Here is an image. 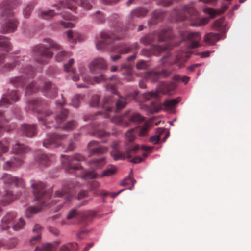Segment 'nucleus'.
<instances>
[{
  "instance_id": "1",
  "label": "nucleus",
  "mask_w": 251,
  "mask_h": 251,
  "mask_svg": "<svg viewBox=\"0 0 251 251\" xmlns=\"http://www.w3.org/2000/svg\"><path fill=\"white\" fill-rule=\"evenodd\" d=\"M66 100L62 97V101L56 102L59 107L58 113H53L50 110H43L42 107L44 102L41 99H32L27 104V109L33 112L37 113V118L40 122L43 123L47 128H60L66 131H71L77 126V123L74 120L68 121L65 124L61 125L62 123L67 118L69 112L67 109L62 108L65 104Z\"/></svg>"
},
{
  "instance_id": "2",
  "label": "nucleus",
  "mask_w": 251,
  "mask_h": 251,
  "mask_svg": "<svg viewBox=\"0 0 251 251\" xmlns=\"http://www.w3.org/2000/svg\"><path fill=\"white\" fill-rule=\"evenodd\" d=\"M112 148L113 150L111 152V154L114 160H124L126 158H128L131 159L130 162L132 163H139L144 160L145 158L148 156V153L146 152L142 153L143 158L140 156H135L132 158L133 155L138 153L140 149L142 151H151L153 147L144 145L140 146L139 145H136L132 148L127 149L125 152H123L118 150V142L114 141L112 143Z\"/></svg>"
},
{
  "instance_id": "3",
  "label": "nucleus",
  "mask_w": 251,
  "mask_h": 251,
  "mask_svg": "<svg viewBox=\"0 0 251 251\" xmlns=\"http://www.w3.org/2000/svg\"><path fill=\"white\" fill-rule=\"evenodd\" d=\"M0 181L3 183L5 188L0 189V204L6 206L11 203L16 198L13 192L6 188H9L12 185L16 187L24 188L25 184L23 179L13 175L4 173L0 177Z\"/></svg>"
},
{
  "instance_id": "4",
  "label": "nucleus",
  "mask_w": 251,
  "mask_h": 251,
  "mask_svg": "<svg viewBox=\"0 0 251 251\" xmlns=\"http://www.w3.org/2000/svg\"><path fill=\"white\" fill-rule=\"evenodd\" d=\"M63 159L62 163L63 167L69 173H75V171L79 170L81 175L77 176L83 179H92L97 177V174L94 171L84 172L82 166L78 164H75L74 162H80L84 160L85 157L79 153L74 154L72 156L62 155Z\"/></svg>"
},
{
  "instance_id": "5",
  "label": "nucleus",
  "mask_w": 251,
  "mask_h": 251,
  "mask_svg": "<svg viewBox=\"0 0 251 251\" xmlns=\"http://www.w3.org/2000/svg\"><path fill=\"white\" fill-rule=\"evenodd\" d=\"M45 42L47 44L46 45H37L33 49V57L35 61L40 64L48 63L52 57L53 53L50 50V49L59 50H61L59 44L50 38L45 39Z\"/></svg>"
},
{
  "instance_id": "6",
  "label": "nucleus",
  "mask_w": 251,
  "mask_h": 251,
  "mask_svg": "<svg viewBox=\"0 0 251 251\" xmlns=\"http://www.w3.org/2000/svg\"><path fill=\"white\" fill-rule=\"evenodd\" d=\"M11 5L9 0H4L0 4V17L1 21H5L2 24L0 28L3 33L13 32L17 28V21L10 8Z\"/></svg>"
},
{
  "instance_id": "7",
  "label": "nucleus",
  "mask_w": 251,
  "mask_h": 251,
  "mask_svg": "<svg viewBox=\"0 0 251 251\" xmlns=\"http://www.w3.org/2000/svg\"><path fill=\"white\" fill-rule=\"evenodd\" d=\"M186 37L187 40L190 43L189 47L179 50L174 61L169 63V65L176 64L179 68H181L187 60L190 57V55L193 53L192 51L189 50V49H194L200 46L199 42L201 39L200 32L189 33L187 34Z\"/></svg>"
},
{
  "instance_id": "8",
  "label": "nucleus",
  "mask_w": 251,
  "mask_h": 251,
  "mask_svg": "<svg viewBox=\"0 0 251 251\" xmlns=\"http://www.w3.org/2000/svg\"><path fill=\"white\" fill-rule=\"evenodd\" d=\"M176 20H184L188 19L191 21L190 25L193 26H199L207 23L209 19L207 18H200L198 11L194 9L193 4L185 5L179 10H175Z\"/></svg>"
},
{
  "instance_id": "9",
  "label": "nucleus",
  "mask_w": 251,
  "mask_h": 251,
  "mask_svg": "<svg viewBox=\"0 0 251 251\" xmlns=\"http://www.w3.org/2000/svg\"><path fill=\"white\" fill-rule=\"evenodd\" d=\"M126 97H119L116 100L115 103V107L113 106V96L112 95L106 96L104 97L103 100L102 107L104 109L107 113L106 116L109 118L110 115L109 113L114 112H118L119 111L124 108L127 105Z\"/></svg>"
},
{
  "instance_id": "10",
  "label": "nucleus",
  "mask_w": 251,
  "mask_h": 251,
  "mask_svg": "<svg viewBox=\"0 0 251 251\" xmlns=\"http://www.w3.org/2000/svg\"><path fill=\"white\" fill-rule=\"evenodd\" d=\"M31 186L35 196V200L39 201V204L41 206L47 205L46 201L50 197V194L45 190L46 184L41 181L32 180Z\"/></svg>"
},
{
  "instance_id": "11",
  "label": "nucleus",
  "mask_w": 251,
  "mask_h": 251,
  "mask_svg": "<svg viewBox=\"0 0 251 251\" xmlns=\"http://www.w3.org/2000/svg\"><path fill=\"white\" fill-rule=\"evenodd\" d=\"M144 119V117L139 113L132 110H128L122 116H114L111 121L114 123L123 126H128L131 123H139Z\"/></svg>"
},
{
  "instance_id": "12",
  "label": "nucleus",
  "mask_w": 251,
  "mask_h": 251,
  "mask_svg": "<svg viewBox=\"0 0 251 251\" xmlns=\"http://www.w3.org/2000/svg\"><path fill=\"white\" fill-rule=\"evenodd\" d=\"M172 37V29L168 27L161 30L159 32H154L142 37L140 38V42L144 45H147L154 41L156 37H157V40L161 42L169 40Z\"/></svg>"
},
{
  "instance_id": "13",
  "label": "nucleus",
  "mask_w": 251,
  "mask_h": 251,
  "mask_svg": "<svg viewBox=\"0 0 251 251\" xmlns=\"http://www.w3.org/2000/svg\"><path fill=\"white\" fill-rule=\"evenodd\" d=\"M20 71L23 73L21 75L11 78L10 79L11 83L15 87L24 86L34 76V72L30 66L26 69L21 67Z\"/></svg>"
},
{
  "instance_id": "14",
  "label": "nucleus",
  "mask_w": 251,
  "mask_h": 251,
  "mask_svg": "<svg viewBox=\"0 0 251 251\" xmlns=\"http://www.w3.org/2000/svg\"><path fill=\"white\" fill-rule=\"evenodd\" d=\"M85 71L86 69L84 67H79V72L81 74L82 79L84 83L77 84V86L79 88H88L90 85L93 84L95 82L100 83L107 80V78L102 74H100L99 76L92 77L85 74Z\"/></svg>"
},
{
  "instance_id": "15",
  "label": "nucleus",
  "mask_w": 251,
  "mask_h": 251,
  "mask_svg": "<svg viewBox=\"0 0 251 251\" xmlns=\"http://www.w3.org/2000/svg\"><path fill=\"white\" fill-rule=\"evenodd\" d=\"M79 186L77 182H68L63 185L61 190L56 191L54 194V198H60L64 200L66 202L70 201L73 196V190L75 188Z\"/></svg>"
},
{
  "instance_id": "16",
  "label": "nucleus",
  "mask_w": 251,
  "mask_h": 251,
  "mask_svg": "<svg viewBox=\"0 0 251 251\" xmlns=\"http://www.w3.org/2000/svg\"><path fill=\"white\" fill-rule=\"evenodd\" d=\"M65 135H59L55 133L47 134V137L43 142V146L47 148H54L64 145Z\"/></svg>"
},
{
  "instance_id": "17",
  "label": "nucleus",
  "mask_w": 251,
  "mask_h": 251,
  "mask_svg": "<svg viewBox=\"0 0 251 251\" xmlns=\"http://www.w3.org/2000/svg\"><path fill=\"white\" fill-rule=\"evenodd\" d=\"M59 4V6H56L57 10H60L61 7H64L75 10L77 5L86 9H90L91 7V5L87 0H80L79 1H76V0H65L60 1Z\"/></svg>"
},
{
  "instance_id": "18",
  "label": "nucleus",
  "mask_w": 251,
  "mask_h": 251,
  "mask_svg": "<svg viewBox=\"0 0 251 251\" xmlns=\"http://www.w3.org/2000/svg\"><path fill=\"white\" fill-rule=\"evenodd\" d=\"M122 36H117L109 32H102L100 34L101 40L96 44V47L100 50H103L106 48L107 44L114 40L119 39Z\"/></svg>"
},
{
  "instance_id": "19",
  "label": "nucleus",
  "mask_w": 251,
  "mask_h": 251,
  "mask_svg": "<svg viewBox=\"0 0 251 251\" xmlns=\"http://www.w3.org/2000/svg\"><path fill=\"white\" fill-rule=\"evenodd\" d=\"M89 68L93 74L100 73L102 71L108 68L106 60L102 57H97L94 59L89 64Z\"/></svg>"
},
{
  "instance_id": "20",
  "label": "nucleus",
  "mask_w": 251,
  "mask_h": 251,
  "mask_svg": "<svg viewBox=\"0 0 251 251\" xmlns=\"http://www.w3.org/2000/svg\"><path fill=\"white\" fill-rule=\"evenodd\" d=\"M150 126L148 123H145L141 127H136L129 130L126 134V137L127 140L132 142L137 136H144L146 135Z\"/></svg>"
},
{
  "instance_id": "21",
  "label": "nucleus",
  "mask_w": 251,
  "mask_h": 251,
  "mask_svg": "<svg viewBox=\"0 0 251 251\" xmlns=\"http://www.w3.org/2000/svg\"><path fill=\"white\" fill-rule=\"evenodd\" d=\"M180 100V98L178 97L175 99L166 100L162 104H159L157 105L152 104V107L153 111L156 113L158 112L161 109L171 112L174 109L176 105L179 102Z\"/></svg>"
},
{
  "instance_id": "22",
  "label": "nucleus",
  "mask_w": 251,
  "mask_h": 251,
  "mask_svg": "<svg viewBox=\"0 0 251 251\" xmlns=\"http://www.w3.org/2000/svg\"><path fill=\"white\" fill-rule=\"evenodd\" d=\"M171 74V72L166 69L159 71L153 70L148 72L146 76L152 82H156L160 79L167 78Z\"/></svg>"
},
{
  "instance_id": "23",
  "label": "nucleus",
  "mask_w": 251,
  "mask_h": 251,
  "mask_svg": "<svg viewBox=\"0 0 251 251\" xmlns=\"http://www.w3.org/2000/svg\"><path fill=\"white\" fill-rule=\"evenodd\" d=\"M19 94L17 91L12 90L3 95L0 100V107H7L9 104L16 102L19 100Z\"/></svg>"
},
{
  "instance_id": "24",
  "label": "nucleus",
  "mask_w": 251,
  "mask_h": 251,
  "mask_svg": "<svg viewBox=\"0 0 251 251\" xmlns=\"http://www.w3.org/2000/svg\"><path fill=\"white\" fill-rule=\"evenodd\" d=\"M168 45H152L150 50L147 49H143L141 51V54L142 55L150 57L152 54L157 55L159 53L169 49Z\"/></svg>"
},
{
  "instance_id": "25",
  "label": "nucleus",
  "mask_w": 251,
  "mask_h": 251,
  "mask_svg": "<svg viewBox=\"0 0 251 251\" xmlns=\"http://www.w3.org/2000/svg\"><path fill=\"white\" fill-rule=\"evenodd\" d=\"M24 162V156L15 154L3 165L4 169L10 170L20 167Z\"/></svg>"
},
{
  "instance_id": "26",
  "label": "nucleus",
  "mask_w": 251,
  "mask_h": 251,
  "mask_svg": "<svg viewBox=\"0 0 251 251\" xmlns=\"http://www.w3.org/2000/svg\"><path fill=\"white\" fill-rule=\"evenodd\" d=\"M88 148L91 155L103 154L108 151L106 147L100 146L98 142L92 141L88 144Z\"/></svg>"
},
{
  "instance_id": "27",
  "label": "nucleus",
  "mask_w": 251,
  "mask_h": 251,
  "mask_svg": "<svg viewBox=\"0 0 251 251\" xmlns=\"http://www.w3.org/2000/svg\"><path fill=\"white\" fill-rule=\"evenodd\" d=\"M43 92L44 95L49 98H54L57 95V89L56 86L50 82L44 83Z\"/></svg>"
},
{
  "instance_id": "28",
  "label": "nucleus",
  "mask_w": 251,
  "mask_h": 251,
  "mask_svg": "<svg viewBox=\"0 0 251 251\" xmlns=\"http://www.w3.org/2000/svg\"><path fill=\"white\" fill-rule=\"evenodd\" d=\"M139 45L137 42L134 43L128 47L126 46L125 44H120L114 47L112 51L123 54L127 53L133 50H137L139 49Z\"/></svg>"
},
{
  "instance_id": "29",
  "label": "nucleus",
  "mask_w": 251,
  "mask_h": 251,
  "mask_svg": "<svg viewBox=\"0 0 251 251\" xmlns=\"http://www.w3.org/2000/svg\"><path fill=\"white\" fill-rule=\"evenodd\" d=\"M176 86V84L174 82H162L160 84L158 89L161 94H169L171 92L174 91Z\"/></svg>"
},
{
  "instance_id": "30",
  "label": "nucleus",
  "mask_w": 251,
  "mask_h": 251,
  "mask_svg": "<svg viewBox=\"0 0 251 251\" xmlns=\"http://www.w3.org/2000/svg\"><path fill=\"white\" fill-rule=\"evenodd\" d=\"M16 216V213L14 212H11L6 214L1 221V229L3 230L8 229L10 227L9 224L12 223Z\"/></svg>"
},
{
  "instance_id": "31",
  "label": "nucleus",
  "mask_w": 251,
  "mask_h": 251,
  "mask_svg": "<svg viewBox=\"0 0 251 251\" xmlns=\"http://www.w3.org/2000/svg\"><path fill=\"white\" fill-rule=\"evenodd\" d=\"M228 8V5L226 3H223L220 9H214L212 8L205 7L203 9V11L205 13L210 15L211 18H213L215 15L222 14Z\"/></svg>"
},
{
  "instance_id": "32",
  "label": "nucleus",
  "mask_w": 251,
  "mask_h": 251,
  "mask_svg": "<svg viewBox=\"0 0 251 251\" xmlns=\"http://www.w3.org/2000/svg\"><path fill=\"white\" fill-rule=\"evenodd\" d=\"M28 61V57L26 56H18L15 59L14 65H13L11 63H7L5 64L4 66V69L5 71L11 70L13 69V68L19 65H22V66L25 65V62Z\"/></svg>"
},
{
  "instance_id": "33",
  "label": "nucleus",
  "mask_w": 251,
  "mask_h": 251,
  "mask_svg": "<svg viewBox=\"0 0 251 251\" xmlns=\"http://www.w3.org/2000/svg\"><path fill=\"white\" fill-rule=\"evenodd\" d=\"M21 131L23 135L31 137L36 134V127L35 125L23 124L21 126Z\"/></svg>"
},
{
  "instance_id": "34",
  "label": "nucleus",
  "mask_w": 251,
  "mask_h": 251,
  "mask_svg": "<svg viewBox=\"0 0 251 251\" xmlns=\"http://www.w3.org/2000/svg\"><path fill=\"white\" fill-rule=\"evenodd\" d=\"M121 69L124 78L128 81L132 80V70L129 65L123 64L121 66Z\"/></svg>"
},
{
  "instance_id": "35",
  "label": "nucleus",
  "mask_w": 251,
  "mask_h": 251,
  "mask_svg": "<svg viewBox=\"0 0 251 251\" xmlns=\"http://www.w3.org/2000/svg\"><path fill=\"white\" fill-rule=\"evenodd\" d=\"M74 63L73 59H70L67 63L65 64L64 66V69L65 71L67 72H70L72 75L70 76L71 78L74 81H77L79 80V77L75 74V70L74 69H72V66Z\"/></svg>"
},
{
  "instance_id": "36",
  "label": "nucleus",
  "mask_w": 251,
  "mask_h": 251,
  "mask_svg": "<svg viewBox=\"0 0 251 251\" xmlns=\"http://www.w3.org/2000/svg\"><path fill=\"white\" fill-rule=\"evenodd\" d=\"M29 151V148L28 147L25 146L24 144L17 143L12 146L11 151L15 154L19 155L28 152Z\"/></svg>"
},
{
  "instance_id": "37",
  "label": "nucleus",
  "mask_w": 251,
  "mask_h": 251,
  "mask_svg": "<svg viewBox=\"0 0 251 251\" xmlns=\"http://www.w3.org/2000/svg\"><path fill=\"white\" fill-rule=\"evenodd\" d=\"M11 49L9 39L5 36H0V52H7Z\"/></svg>"
},
{
  "instance_id": "38",
  "label": "nucleus",
  "mask_w": 251,
  "mask_h": 251,
  "mask_svg": "<svg viewBox=\"0 0 251 251\" xmlns=\"http://www.w3.org/2000/svg\"><path fill=\"white\" fill-rule=\"evenodd\" d=\"M164 12L160 10H157L153 11L150 22L152 24H155L162 21L164 17Z\"/></svg>"
},
{
  "instance_id": "39",
  "label": "nucleus",
  "mask_w": 251,
  "mask_h": 251,
  "mask_svg": "<svg viewBox=\"0 0 251 251\" xmlns=\"http://www.w3.org/2000/svg\"><path fill=\"white\" fill-rule=\"evenodd\" d=\"M220 39L219 34L210 32L205 35L204 41L209 44L213 45Z\"/></svg>"
},
{
  "instance_id": "40",
  "label": "nucleus",
  "mask_w": 251,
  "mask_h": 251,
  "mask_svg": "<svg viewBox=\"0 0 251 251\" xmlns=\"http://www.w3.org/2000/svg\"><path fill=\"white\" fill-rule=\"evenodd\" d=\"M105 158L93 159L88 162L89 165L93 168L98 169L102 167L105 164Z\"/></svg>"
},
{
  "instance_id": "41",
  "label": "nucleus",
  "mask_w": 251,
  "mask_h": 251,
  "mask_svg": "<svg viewBox=\"0 0 251 251\" xmlns=\"http://www.w3.org/2000/svg\"><path fill=\"white\" fill-rule=\"evenodd\" d=\"M78 249V244L76 243H68L62 245L59 251H76Z\"/></svg>"
},
{
  "instance_id": "42",
  "label": "nucleus",
  "mask_w": 251,
  "mask_h": 251,
  "mask_svg": "<svg viewBox=\"0 0 251 251\" xmlns=\"http://www.w3.org/2000/svg\"><path fill=\"white\" fill-rule=\"evenodd\" d=\"M36 161L41 165L46 166L50 163V159L49 156L42 154L37 157Z\"/></svg>"
},
{
  "instance_id": "43",
  "label": "nucleus",
  "mask_w": 251,
  "mask_h": 251,
  "mask_svg": "<svg viewBox=\"0 0 251 251\" xmlns=\"http://www.w3.org/2000/svg\"><path fill=\"white\" fill-rule=\"evenodd\" d=\"M38 15L41 18L44 19H49L55 15V13L53 10H50L48 11L39 10Z\"/></svg>"
},
{
  "instance_id": "44",
  "label": "nucleus",
  "mask_w": 251,
  "mask_h": 251,
  "mask_svg": "<svg viewBox=\"0 0 251 251\" xmlns=\"http://www.w3.org/2000/svg\"><path fill=\"white\" fill-rule=\"evenodd\" d=\"M40 86L34 82L30 83L26 88L25 94L30 95L32 93H35L38 91Z\"/></svg>"
},
{
  "instance_id": "45",
  "label": "nucleus",
  "mask_w": 251,
  "mask_h": 251,
  "mask_svg": "<svg viewBox=\"0 0 251 251\" xmlns=\"http://www.w3.org/2000/svg\"><path fill=\"white\" fill-rule=\"evenodd\" d=\"M147 12V10L144 8H138L131 12V16L133 17L136 16L137 17H142L145 16Z\"/></svg>"
},
{
  "instance_id": "46",
  "label": "nucleus",
  "mask_w": 251,
  "mask_h": 251,
  "mask_svg": "<svg viewBox=\"0 0 251 251\" xmlns=\"http://www.w3.org/2000/svg\"><path fill=\"white\" fill-rule=\"evenodd\" d=\"M95 215V213L92 211L83 212L81 214L82 220L84 224H88L91 222L89 219Z\"/></svg>"
},
{
  "instance_id": "47",
  "label": "nucleus",
  "mask_w": 251,
  "mask_h": 251,
  "mask_svg": "<svg viewBox=\"0 0 251 251\" xmlns=\"http://www.w3.org/2000/svg\"><path fill=\"white\" fill-rule=\"evenodd\" d=\"M90 134L92 136H95L98 137H101L103 136H109L110 133L106 132L103 130L94 128L93 132L90 133Z\"/></svg>"
},
{
  "instance_id": "48",
  "label": "nucleus",
  "mask_w": 251,
  "mask_h": 251,
  "mask_svg": "<svg viewBox=\"0 0 251 251\" xmlns=\"http://www.w3.org/2000/svg\"><path fill=\"white\" fill-rule=\"evenodd\" d=\"M9 145V142L6 139L0 142V156L2 153L8 151Z\"/></svg>"
},
{
  "instance_id": "49",
  "label": "nucleus",
  "mask_w": 251,
  "mask_h": 251,
  "mask_svg": "<svg viewBox=\"0 0 251 251\" xmlns=\"http://www.w3.org/2000/svg\"><path fill=\"white\" fill-rule=\"evenodd\" d=\"M53 246L49 243L44 244L41 247L37 246L34 251H53Z\"/></svg>"
},
{
  "instance_id": "50",
  "label": "nucleus",
  "mask_w": 251,
  "mask_h": 251,
  "mask_svg": "<svg viewBox=\"0 0 251 251\" xmlns=\"http://www.w3.org/2000/svg\"><path fill=\"white\" fill-rule=\"evenodd\" d=\"M7 123V120L5 118L3 114L0 112V137L2 136V131L4 129V127Z\"/></svg>"
},
{
  "instance_id": "51",
  "label": "nucleus",
  "mask_w": 251,
  "mask_h": 251,
  "mask_svg": "<svg viewBox=\"0 0 251 251\" xmlns=\"http://www.w3.org/2000/svg\"><path fill=\"white\" fill-rule=\"evenodd\" d=\"M83 99V96L78 94L75 95L72 99L71 105L75 108H78L81 100Z\"/></svg>"
},
{
  "instance_id": "52",
  "label": "nucleus",
  "mask_w": 251,
  "mask_h": 251,
  "mask_svg": "<svg viewBox=\"0 0 251 251\" xmlns=\"http://www.w3.org/2000/svg\"><path fill=\"white\" fill-rule=\"evenodd\" d=\"M116 172V169L114 166H111L109 168H107L104 170L101 173V177L109 176L114 175Z\"/></svg>"
},
{
  "instance_id": "53",
  "label": "nucleus",
  "mask_w": 251,
  "mask_h": 251,
  "mask_svg": "<svg viewBox=\"0 0 251 251\" xmlns=\"http://www.w3.org/2000/svg\"><path fill=\"white\" fill-rule=\"evenodd\" d=\"M69 53L64 51H59L55 56V59L57 62H60L67 57L69 56Z\"/></svg>"
},
{
  "instance_id": "54",
  "label": "nucleus",
  "mask_w": 251,
  "mask_h": 251,
  "mask_svg": "<svg viewBox=\"0 0 251 251\" xmlns=\"http://www.w3.org/2000/svg\"><path fill=\"white\" fill-rule=\"evenodd\" d=\"M40 211V208L37 207H30L25 211V216L27 218H30L33 214L38 213Z\"/></svg>"
},
{
  "instance_id": "55",
  "label": "nucleus",
  "mask_w": 251,
  "mask_h": 251,
  "mask_svg": "<svg viewBox=\"0 0 251 251\" xmlns=\"http://www.w3.org/2000/svg\"><path fill=\"white\" fill-rule=\"evenodd\" d=\"M25 221L21 218L19 219L18 221L13 225V228L15 230L18 231L22 229L25 226Z\"/></svg>"
},
{
  "instance_id": "56",
  "label": "nucleus",
  "mask_w": 251,
  "mask_h": 251,
  "mask_svg": "<svg viewBox=\"0 0 251 251\" xmlns=\"http://www.w3.org/2000/svg\"><path fill=\"white\" fill-rule=\"evenodd\" d=\"M135 182V180L134 179H133L132 177L128 176L124 179L121 182V184L122 186H128L129 184L132 183V186L129 188L130 189H131L133 187Z\"/></svg>"
},
{
  "instance_id": "57",
  "label": "nucleus",
  "mask_w": 251,
  "mask_h": 251,
  "mask_svg": "<svg viewBox=\"0 0 251 251\" xmlns=\"http://www.w3.org/2000/svg\"><path fill=\"white\" fill-rule=\"evenodd\" d=\"M224 23V19H220L214 22L213 24V28L214 30L220 31L221 30Z\"/></svg>"
},
{
  "instance_id": "58",
  "label": "nucleus",
  "mask_w": 251,
  "mask_h": 251,
  "mask_svg": "<svg viewBox=\"0 0 251 251\" xmlns=\"http://www.w3.org/2000/svg\"><path fill=\"white\" fill-rule=\"evenodd\" d=\"M158 96V92H149L143 94V98L146 100H149L152 98H157Z\"/></svg>"
},
{
  "instance_id": "59",
  "label": "nucleus",
  "mask_w": 251,
  "mask_h": 251,
  "mask_svg": "<svg viewBox=\"0 0 251 251\" xmlns=\"http://www.w3.org/2000/svg\"><path fill=\"white\" fill-rule=\"evenodd\" d=\"M34 5L33 4H28L24 10V16L25 18H28L33 9Z\"/></svg>"
},
{
  "instance_id": "60",
  "label": "nucleus",
  "mask_w": 251,
  "mask_h": 251,
  "mask_svg": "<svg viewBox=\"0 0 251 251\" xmlns=\"http://www.w3.org/2000/svg\"><path fill=\"white\" fill-rule=\"evenodd\" d=\"M100 96L98 95L93 96L91 100V105L92 107H97L99 105Z\"/></svg>"
},
{
  "instance_id": "61",
  "label": "nucleus",
  "mask_w": 251,
  "mask_h": 251,
  "mask_svg": "<svg viewBox=\"0 0 251 251\" xmlns=\"http://www.w3.org/2000/svg\"><path fill=\"white\" fill-rule=\"evenodd\" d=\"M79 213L75 209L71 210L67 216V219H71L78 217Z\"/></svg>"
},
{
  "instance_id": "62",
  "label": "nucleus",
  "mask_w": 251,
  "mask_h": 251,
  "mask_svg": "<svg viewBox=\"0 0 251 251\" xmlns=\"http://www.w3.org/2000/svg\"><path fill=\"white\" fill-rule=\"evenodd\" d=\"M148 66L146 61L141 60L136 64V68L138 69H145Z\"/></svg>"
},
{
  "instance_id": "63",
  "label": "nucleus",
  "mask_w": 251,
  "mask_h": 251,
  "mask_svg": "<svg viewBox=\"0 0 251 251\" xmlns=\"http://www.w3.org/2000/svg\"><path fill=\"white\" fill-rule=\"evenodd\" d=\"M67 35L68 39L70 41H73L74 40H75L76 38V33H73V31L71 30H69L67 32Z\"/></svg>"
},
{
  "instance_id": "64",
  "label": "nucleus",
  "mask_w": 251,
  "mask_h": 251,
  "mask_svg": "<svg viewBox=\"0 0 251 251\" xmlns=\"http://www.w3.org/2000/svg\"><path fill=\"white\" fill-rule=\"evenodd\" d=\"M95 18L100 22H102L104 20V16L100 11L96 13Z\"/></svg>"
}]
</instances>
